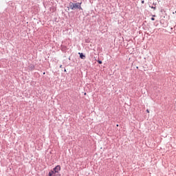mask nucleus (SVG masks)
<instances>
[{
  "label": "nucleus",
  "instance_id": "f257e3e1",
  "mask_svg": "<svg viewBox=\"0 0 176 176\" xmlns=\"http://www.w3.org/2000/svg\"><path fill=\"white\" fill-rule=\"evenodd\" d=\"M82 3H69V9H71V10H76V9H79L80 10H82Z\"/></svg>",
  "mask_w": 176,
  "mask_h": 176
},
{
  "label": "nucleus",
  "instance_id": "f03ea898",
  "mask_svg": "<svg viewBox=\"0 0 176 176\" xmlns=\"http://www.w3.org/2000/svg\"><path fill=\"white\" fill-rule=\"evenodd\" d=\"M61 170V166H60V165L56 166L53 170L54 174H56V173H58V171H60Z\"/></svg>",
  "mask_w": 176,
  "mask_h": 176
},
{
  "label": "nucleus",
  "instance_id": "7ed1b4c3",
  "mask_svg": "<svg viewBox=\"0 0 176 176\" xmlns=\"http://www.w3.org/2000/svg\"><path fill=\"white\" fill-rule=\"evenodd\" d=\"M80 54V58H82V60H85L86 58V56L83 55L82 53H78Z\"/></svg>",
  "mask_w": 176,
  "mask_h": 176
},
{
  "label": "nucleus",
  "instance_id": "20e7f679",
  "mask_svg": "<svg viewBox=\"0 0 176 176\" xmlns=\"http://www.w3.org/2000/svg\"><path fill=\"white\" fill-rule=\"evenodd\" d=\"M55 175L56 174L54 173V171L51 170L49 172V176H55Z\"/></svg>",
  "mask_w": 176,
  "mask_h": 176
},
{
  "label": "nucleus",
  "instance_id": "39448f33",
  "mask_svg": "<svg viewBox=\"0 0 176 176\" xmlns=\"http://www.w3.org/2000/svg\"><path fill=\"white\" fill-rule=\"evenodd\" d=\"M98 63L99 64H102V61H101V60H98Z\"/></svg>",
  "mask_w": 176,
  "mask_h": 176
},
{
  "label": "nucleus",
  "instance_id": "423d86ee",
  "mask_svg": "<svg viewBox=\"0 0 176 176\" xmlns=\"http://www.w3.org/2000/svg\"><path fill=\"white\" fill-rule=\"evenodd\" d=\"M151 9H154V10H156V7L151 6Z\"/></svg>",
  "mask_w": 176,
  "mask_h": 176
},
{
  "label": "nucleus",
  "instance_id": "0eeeda50",
  "mask_svg": "<svg viewBox=\"0 0 176 176\" xmlns=\"http://www.w3.org/2000/svg\"><path fill=\"white\" fill-rule=\"evenodd\" d=\"M151 20L152 21H155V18L154 17L151 18Z\"/></svg>",
  "mask_w": 176,
  "mask_h": 176
},
{
  "label": "nucleus",
  "instance_id": "6e6552de",
  "mask_svg": "<svg viewBox=\"0 0 176 176\" xmlns=\"http://www.w3.org/2000/svg\"><path fill=\"white\" fill-rule=\"evenodd\" d=\"M60 68H63V65H60Z\"/></svg>",
  "mask_w": 176,
  "mask_h": 176
},
{
  "label": "nucleus",
  "instance_id": "1a4fd4ad",
  "mask_svg": "<svg viewBox=\"0 0 176 176\" xmlns=\"http://www.w3.org/2000/svg\"><path fill=\"white\" fill-rule=\"evenodd\" d=\"M146 112H147L148 113H149V110H148V109H147V110H146Z\"/></svg>",
  "mask_w": 176,
  "mask_h": 176
},
{
  "label": "nucleus",
  "instance_id": "9d476101",
  "mask_svg": "<svg viewBox=\"0 0 176 176\" xmlns=\"http://www.w3.org/2000/svg\"><path fill=\"white\" fill-rule=\"evenodd\" d=\"M142 3H144V1H142Z\"/></svg>",
  "mask_w": 176,
  "mask_h": 176
},
{
  "label": "nucleus",
  "instance_id": "9b49d317",
  "mask_svg": "<svg viewBox=\"0 0 176 176\" xmlns=\"http://www.w3.org/2000/svg\"><path fill=\"white\" fill-rule=\"evenodd\" d=\"M153 17H156V15H153Z\"/></svg>",
  "mask_w": 176,
  "mask_h": 176
},
{
  "label": "nucleus",
  "instance_id": "f8f14e48",
  "mask_svg": "<svg viewBox=\"0 0 176 176\" xmlns=\"http://www.w3.org/2000/svg\"><path fill=\"white\" fill-rule=\"evenodd\" d=\"M116 126H117V127H119V124H117Z\"/></svg>",
  "mask_w": 176,
  "mask_h": 176
},
{
  "label": "nucleus",
  "instance_id": "ddd939ff",
  "mask_svg": "<svg viewBox=\"0 0 176 176\" xmlns=\"http://www.w3.org/2000/svg\"><path fill=\"white\" fill-rule=\"evenodd\" d=\"M65 72H67V70H66V69H65Z\"/></svg>",
  "mask_w": 176,
  "mask_h": 176
},
{
  "label": "nucleus",
  "instance_id": "4468645a",
  "mask_svg": "<svg viewBox=\"0 0 176 176\" xmlns=\"http://www.w3.org/2000/svg\"><path fill=\"white\" fill-rule=\"evenodd\" d=\"M85 96H86V93H85Z\"/></svg>",
  "mask_w": 176,
  "mask_h": 176
},
{
  "label": "nucleus",
  "instance_id": "2eb2a0df",
  "mask_svg": "<svg viewBox=\"0 0 176 176\" xmlns=\"http://www.w3.org/2000/svg\"><path fill=\"white\" fill-rule=\"evenodd\" d=\"M43 75H45V72L43 73Z\"/></svg>",
  "mask_w": 176,
  "mask_h": 176
}]
</instances>
